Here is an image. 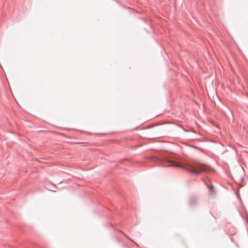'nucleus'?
I'll use <instances>...</instances> for the list:
<instances>
[{"label": "nucleus", "instance_id": "1", "mask_svg": "<svg viewBox=\"0 0 248 248\" xmlns=\"http://www.w3.org/2000/svg\"><path fill=\"white\" fill-rule=\"evenodd\" d=\"M166 163H168L165 165L166 166H173L184 168L195 174H199L202 172H207L209 170L208 166L200 163H192L185 167L179 164L176 161L170 159H167Z\"/></svg>", "mask_w": 248, "mask_h": 248}]
</instances>
